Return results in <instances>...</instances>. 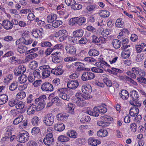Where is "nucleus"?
I'll list each match as a JSON object with an SVG mask.
<instances>
[{
	"instance_id": "obj_1",
	"label": "nucleus",
	"mask_w": 146,
	"mask_h": 146,
	"mask_svg": "<svg viewBox=\"0 0 146 146\" xmlns=\"http://www.w3.org/2000/svg\"><path fill=\"white\" fill-rule=\"evenodd\" d=\"M86 22V18L83 16L72 18L69 22V24L72 26H82L85 25Z\"/></svg>"
},
{
	"instance_id": "obj_2",
	"label": "nucleus",
	"mask_w": 146,
	"mask_h": 146,
	"mask_svg": "<svg viewBox=\"0 0 146 146\" xmlns=\"http://www.w3.org/2000/svg\"><path fill=\"white\" fill-rule=\"evenodd\" d=\"M130 96L132 99L129 101L130 104L133 106H136L138 107H140L141 106V103L136 99L139 97L138 92L134 90L131 91L130 92Z\"/></svg>"
},
{
	"instance_id": "obj_3",
	"label": "nucleus",
	"mask_w": 146,
	"mask_h": 146,
	"mask_svg": "<svg viewBox=\"0 0 146 146\" xmlns=\"http://www.w3.org/2000/svg\"><path fill=\"white\" fill-rule=\"evenodd\" d=\"M107 109L102 106H98L95 107L94 108V110L92 111L89 112L91 115L94 116L98 117L99 116L98 113H105L107 111Z\"/></svg>"
},
{
	"instance_id": "obj_4",
	"label": "nucleus",
	"mask_w": 146,
	"mask_h": 146,
	"mask_svg": "<svg viewBox=\"0 0 146 146\" xmlns=\"http://www.w3.org/2000/svg\"><path fill=\"white\" fill-rule=\"evenodd\" d=\"M46 100V96L45 95H42L35 100V104L38 106L42 110L45 107L46 104L45 101Z\"/></svg>"
},
{
	"instance_id": "obj_5",
	"label": "nucleus",
	"mask_w": 146,
	"mask_h": 146,
	"mask_svg": "<svg viewBox=\"0 0 146 146\" xmlns=\"http://www.w3.org/2000/svg\"><path fill=\"white\" fill-rule=\"evenodd\" d=\"M54 120V116L52 113H49L45 115L43 122L46 125L50 126L53 124Z\"/></svg>"
},
{
	"instance_id": "obj_6",
	"label": "nucleus",
	"mask_w": 146,
	"mask_h": 146,
	"mask_svg": "<svg viewBox=\"0 0 146 146\" xmlns=\"http://www.w3.org/2000/svg\"><path fill=\"white\" fill-rule=\"evenodd\" d=\"M29 133L26 131H23L17 137L18 141L21 143L26 142L29 140Z\"/></svg>"
},
{
	"instance_id": "obj_7",
	"label": "nucleus",
	"mask_w": 146,
	"mask_h": 146,
	"mask_svg": "<svg viewBox=\"0 0 146 146\" xmlns=\"http://www.w3.org/2000/svg\"><path fill=\"white\" fill-rule=\"evenodd\" d=\"M52 136V134L51 133L46 135L43 139L44 143L46 145L51 146L54 144V140Z\"/></svg>"
},
{
	"instance_id": "obj_8",
	"label": "nucleus",
	"mask_w": 146,
	"mask_h": 146,
	"mask_svg": "<svg viewBox=\"0 0 146 146\" xmlns=\"http://www.w3.org/2000/svg\"><path fill=\"white\" fill-rule=\"evenodd\" d=\"M67 89L62 88L58 90L57 93L59 97L64 100L68 101L70 99L69 96L66 94Z\"/></svg>"
},
{
	"instance_id": "obj_9",
	"label": "nucleus",
	"mask_w": 146,
	"mask_h": 146,
	"mask_svg": "<svg viewBox=\"0 0 146 146\" xmlns=\"http://www.w3.org/2000/svg\"><path fill=\"white\" fill-rule=\"evenodd\" d=\"M41 89L44 92H51L53 90L54 88L53 85L49 82H45L42 84L41 86Z\"/></svg>"
},
{
	"instance_id": "obj_10",
	"label": "nucleus",
	"mask_w": 146,
	"mask_h": 146,
	"mask_svg": "<svg viewBox=\"0 0 146 146\" xmlns=\"http://www.w3.org/2000/svg\"><path fill=\"white\" fill-rule=\"evenodd\" d=\"M130 46L129 45H128L127 46H122L121 47V49L123 50V51L122 52L121 55L124 59L128 58L130 56V49H127L128 47Z\"/></svg>"
},
{
	"instance_id": "obj_11",
	"label": "nucleus",
	"mask_w": 146,
	"mask_h": 146,
	"mask_svg": "<svg viewBox=\"0 0 146 146\" xmlns=\"http://www.w3.org/2000/svg\"><path fill=\"white\" fill-rule=\"evenodd\" d=\"M65 49L67 53L74 55L76 54V47L73 46L68 44L66 46Z\"/></svg>"
},
{
	"instance_id": "obj_12",
	"label": "nucleus",
	"mask_w": 146,
	"mask_h": 146,
	"mask_svg": "<svg viewBox=\"0 0 146 146\" xmlns=\"http://www.w3.org/2000/svg\"><path fill=\"white\" fill-rule=\"evenodd\" d=\"M79 86V83L77 80H69L67 84V87L70 89H75Z\"/></svg>"
},
{
	"instance_id": "obj_13",
	"label": "nucleus",
	"mask_w": 146,
	"mask_h": 146,
	"mask_svg": "<svg viewBox=\"0 0 146 146\" xmlns=\"http://www.w3.org/2000/svg\"><path fill=\"white\" fill-rule=\"evenodd\" d=\"M134 106L131 108L129 110V115L132 117L137 116L139 112V110L138 107L136 106Z\"/></svg>"
},
{
	"instance_id": "obj_14",
	"label": "nucleus",
	"mask_w": 146,
	"mask_h": 146,
	"mask_svg": "<svg viewBox=\"0 0 146 146\" xmlns=\"http://www.w3.org/2000/svg\"><path fill=\"white\" fill-rule=\"evenodd\" d=\"M58 33L59 36H60L59 39L60 40H63L66 39L68 36L67 32L65 30H60L58 32Z\"/></svg>"
},
{
	"instance_id": "obj_15",
	"label": "nucleus",
	"mask_w": 146,
	"mask_h": 146,
	"mask_svg": "<svg viewBox=\"0 0 146 146\" xmlns=\"http://www.w3.org/2000/svg\"><path fill=\"white\" fill-rule=\"evenodd\" d=\"M68 114L65 113H61L58 114L56 115L57 119L59 121L66 120L69 117Z\"/></svg>"
},
{
	"instance_id": "obj_16",
	"label": "nucleus",
	"mask_w": 146,
	"mask_h": 146,
	"mask_svg": "<svg viewBox=\"0 0 146 146\" xmlns=\"http://www.w3.org/2000/svg\"><path fill=\"white\" fill-rule=\"evenodd\" d=\"M3 24L4 28L6 30L11 29L13 27V24L8 20L3 21Z\"/></svg>"
},
{
	"instance_id": "obj_17",
	"label": "nucleus",
	"mask_w": 146,
	"mask_h": 146,
	"mask_svg": "<svg viewBox=\"0 0 146 146\" xmlns=\"http://www.w3.org/2000/svg\"><path fill=\"white\" fill-rule=\"evenodd\" d=\"M92 91V88L90 85H83L82 87V91L86 94L90 93Z\"/></svg>"
},
{
	"instance_id": "obj_18",
	"label": "nucleus",
	"mask_w": 146,
	"mask_h": 146,
	"mask_svg": "<svg viewBox=\"0 0 146 146\" xmlns=\"http://www.w3.org/2000/svg\"><path fill=\"white\" fill-rule=\"evenodd\" d=\"M88 143L89 144L92 146H96L100 143V141L94 138L90 137L88 139Z\"/></svg>"
},
{
	"instance_id": "obj_19",
	"label": "nucleus",
	"mask_w": 146,
	"mask_h": 146,
	"mask_svg": "<svg viewBox=\"0 0 146 146\" xmlns=\"http://www.w3.org/2000/svg\"><path fill=\"white\" fill-rule=\"evenodd\" d=\"M54 129L57 131H61L65 129L64 125L61 122L58 123L55 125Z\"/></svg>"
},
{
	"instance_id": "obj_20",
	"label": "nucleus",
	"mask_w": 146,
	"mask_h": 146,
	"mask_svg": "<svg viewBox=\"0 0 146 146\" xmlns=\"http://www.w3.org/2000/svg\"><path fill=\"white\" fill-rule=\"evenodd\" d=\"M24 107L25 105L23 102L21 101L19 102V101L15 106V107L17 109L21 110L20 112L21 113H23L25 111V110L24 109Z\"/></svg>"
},
{
	"instance_id": "obj_21",
	"label": "nucleus",
	"mask_w": 146,
	"mask_h": 146,
	"mask_svg": "<svg viewBox=\"0 0 146 146\" xmlns=\"http://www.w3.org/2000/svg\"><path fill=\"white\" fill-rule=\"evenodd\" d=\"M8 100V97L6 94H3L0 95V105L5 104Z\"/></svg>"
},
{
	"instance_id": "obj_22",
	"label": "nucleus",
	"mask_w": 146,
	"mask_h": 146,
	"mask_svg": "<svg viewBox=\"0 0 146 146\" xmlns=\"http://www.w3.org/2000/svg\"><path fill=\"white\" fill-rule=\"evenodd\" d=\"M104 77L103 80L104 83L108 87H111L112 86V83L108 78V76L104 74L103 76Z\"/></svg>"
},
{
	"instance_id": "obj_23",
	"label": "nucleus",
	"mask_w": 146,
	"mask_h": 146,
	"mask_svg": "<svg viewBox=\"0 0 146 146\" xmlns=\"http://www.w3.org/2000/svg\"><path fill=\"white\" fill-rule=\"evenodd\" d=\"M84 31L83 29H79L74 31L72 33L73 36H76L78 38H81L83 35Z\"/></svg>"
},
{
	"instance_id": "obj_24",
	"label": "nucleus",
	"mask_w": 146,
	"mask_h": 146,
	"mask_svg": "<svg viewBox=\"0 0 146 146\" xmlns=\"http://www.w3.org/2000/svg\"><path fill=\"white\" fill-rule=\"evenodd\" d=\"M119 94L121 98L123 100H127L129 97V94L126 90H122Z\"/></svg>"
},
{
	"instance_id": "obj_25",
	"label": "nucleus",
	"mask_w": 146,
	"mask_h": 146,
	"mask_svg": "<svg viewBox=\"0 0 146 146\" xmlns=\"http://www.w3.org/2000/svg\"><path fill=\"white\" fill-rule=\"evenodd\" d=\"M108 132L107 130L104 129H101L97 133V135L100 137H104L107 136Z\"/></svg>"
},
{
	"instance_id": "obj_26",
	"label": "nucleus",
	"mask_w": 146,
	"mask_h": 146,
	"mask_svg": "<svg viewBox=\"0 0 146 146\" xmlns=\"http://www.w3.org/2000/svg\"><path fill=\"white\" fill-rule=\"evenodd\" d=\"M121 41L117 39H115L113 40L112 44L113 47L115 49H118L121 46Z\"/></svg>"
},
{
	"instance_id": "obj_27",
	"label": "nucleus",
	"mask_w": 146,
	"mask_h": 146,
	"mask_svg": "<svg viewBox=\"0 0 146 146\" xmlns=\"http://www.w3.org/2000/svg\"><path fill=\"white\" fill-rule=\"evenodd\" d=\"M57 18L56 15L54 14H52L49 15L47 17V20L48 22L51 23L54 22L55 20Z\"/></svg>"
},
{
	"instance_id": "obj_28",
	"label": "nucleus",
	"mask_w": 146,
	"mask_h": 146,
	"mask_svg": "<svg viewBox=\"0 0 146 146\" xmlns=\"http://www.w3.org/2000/svg\"><path fill=\"white\" fill-rule=\"evenodd\" d=\"M122 19L119 18L117 19L115 23V25L118 28H123L124 26V22L122 21Z\"/></svg>"
},
{
	"instance_id": "obj_29",
	"label": "nucleus",
	"mask_w": 146,
	"mask_h": 146,
	"mask_svg": "<svg viewBox=\"0 0 146 146\" xmlns=\"http://www.w3.org/2000/svg\"><path fill=\"white\" fill-rule=\"evenodd\" d=\"M38 56L37 54L36 53L31 54L26 56L25 59V62H28L31 60H33Z\"/></svg>"
},
{
	"instance_id": "obj_30",
	"label": "nucleus",
	"mask_w": 146,
	"mask_h": 146,
	"mask_svg": "<svg viewBox=\"0 0 146 146\" xmlns=\"http://www.w3.org/2000/svg\"><path fill=\"white\" fill-rule=\"evenodd\" d=\"M67 135L72 138H76L77 137L78 135L76 131L74 130H70L67 133Z\"/></svg>"
},
{
	"instance_id": "obj_31",
	"label": "nucleus",
	"mask_w": 146,
	"mask_h": 146,
	"mask_svg": "<svg viewBox=\"0 0 146 146\" xmlns=\"http://www.w3.org/2000/svg\"><path fill=\"white\" fill-rule=\"evenodd\" d=\"M76 104L79 106L83 107L86 105L87 103L83 99L81 100V99L80 100H77L74 102Z\"/></svg>"
},
{
	"instance_id": "obj_32",
	"label": "nucleus",
	"mask_w": 146,
	"mask_h": 146,
	"mask_svg": "<svg viewBox=\"0 0 146 146\" xmlns=\"http://www.w3.org/2000/svg\"><path fill=\"white\" fill-rule=\"evenodd\" d=\"M83 65H80V66L79 67H78L77 68V70L78 71H84L85 72L84 73H92L90 72H88L90 71V69L89 68H85L83 66Z\"/></svg>"
},
{
	"instance_id": "obj_33",
	"label": "nucleus",
	"mask_w": 146,
	"mask_h": 146,
	"mask_svg": "<svg viewBox=\"0 0 146 146\" xmlns=\"http://www.w3.org/2000/svg\"><path fill=\"white\" fill-rule=\"evenodd\" d=\"M68 106L69 113L72 114H74V110L75 107V104L72 103H70L68 104Z\"/></svg>"
},
{
	"instance_id": "obj_34",
	"label": "nucleus",
	"mask_w": 146,
	"mask_h": 146,
	"mask_svg": "<svg viewBox=\"0 0 146 146\" xmlns=\"http://www.w3.org/2000/svg\"><path fill=\"white\" fill-rule=\"evenodd\" d=\"M102 120H103L104 121L109 122L113 120V118L110 116L105 115L100 117Z\"/></svg>"
},
{
	"instance_id": "obj_35",
	"label": "nucleus",
	"mask_w": 146,
	"mask_h": 146,
	"mask_svg": "<svg viewBox=\"0 0 146 146\" xmlns=\"http://www.w3.org/2000/svg\"><path fill=\"white\" fill-rule=\"evenodd\" d=\"M21 42L26 45L30 44L33 42V40L31 39H29L28 40H26L24 37H23L20 39Z\"/></svg>"
},
{
	"instance_id": "obj_36",
	"label": "nucleus",
	"mask_w": 146,
	"mask_h": 146,
	"mask_svg": "<svg viewBox=\"0 0 146 146\" xmlns=\"http://www.w3.org/2000/svg\"><path fill=\"white\" fill-rule=\"evenodd\" d=\"M28 77L26 76V75L22 74V75L18 79H19V81L21 84L24 83L27 81Z\"/></svg>"
},
{
	"instance_id": "obj_37",
	"label": "nucleus",
	"mask_w": 146,
	"mask_h": 146,
	"mask_svg": "<svg viewBox=\"0 0 146 146\" xmlns=\"http://www.w3.org/2000/svg\"><path fill=\"white\" fill-rule=\"evenodd\" d=\"M88 54L90 56H98L99 54V52L95 49H91L89 50Z\"/></svg>"
},
{
	"instance_id": "obj_38",
	"label": "nucleus",
	"mask_w": 146,
	"mask_h": 146,
	"mask_svg": "<svg viewBox=\"0 0 146 146\" xmlns=\"http://www.w3.org/2000/svg\"><path fill=\"white\" fill-rule=\"evenodd\" d=\"M145 57L144 54L143 53H141L137 55L136 57V61L137 62L142 61Z\"/></svg>"
},
{
	"instance_id": "obj_39",
	"label": "nucleus",
	"mask_w": 146,
	"mask_h": 146,
	"mask_svg": "<svg viewBox=\"0 0 146 146\" xmlns=\"http://www.w3.org/2000/svg\"><path fill=\"white\" fill-rule=\"evenodd\" d=\"M58 141L61 142H65L68 141L69 140V137L65 135H61L58 138Z\"/></svg>"
},
{
	"instance_id": "obj_40",
	"label": "nucleus",
	"mask_w": 146,
	"mask_h": 146,
	"mask_svg": "<svg viewBox=\"0 0 146 146\" xmlns=\"http://www.w3.org/2000/svg\"><path fill=\"white\" fill-rule=\"evenodd\" d=\"M26 70V67L24 66H19L16 70L17 72L14 70V73H24Z\"/></svg>"
},
{
	"instance_id": "obj_41",
	"label": "nucleus",
	"mask_w": 146,
	"mask_h": 146,
	"mask_svg": "<svg viewBox=\"0 0 146 146\" xmlns=\"http://www.w3.org/2000/svg\"><path fill=\"white\" fill-rule=\"evenodd\" d=\"M31 122L33 125H37L39 123V119L37 117L35 116L32 119Z\"/></svg>"
},
{
	"instance_id": "obj_42",
	"label": "nucleus",
	"mask_w": 146,
	"mask_h": 146,
	"mask_svg": "<svg viewBox=\"0 0 146 146\" xmlns=\"http://www.w3.org/2000/svg\"><path fill=\"white\" fill-rule=\"evenodd\" d=\"M88 40L86 37H81L80 39L78 41V44L81 45H85L88 42Z\"/></svg>"
},
{
	"instance_id": "obj_43",
	"label": "nucleus",
	"mask_w": 146,
	"mask_h": 146,
	"mask_svg": "<svg viewBox=\"0 0 146 146\" xmlns=\"http://www.w3.org/2000/svg\"><path fill=\"white\" fill-rule=\"evenodd\" d=\"M77 37L76 36H70L68 38V39L71 43L75 44L77 43L78 40Z\"/></svg>"
},
{
	"instance_id": "obj_44",
	"label": "nucleus",
	"mask_w": 146,
	"mask_h": 146,
	"mask_svg": "<svg viewBox=\"0 0 146 146\" xmlns=\"http://www.w3.org/2000/svg\"><path fill=\"white\" fill-rule=\"evenodd\" d=\"M18 100L17 99H11L9 101V104L11 107L16 106L18 102Z\"/></svg>"
},
{
	"instance_id": "obj_45",
	"label": "nucleus",
	"mask_w": 146,
	"mask_h": 146,
	"mask_svg": "<svg viewBox=\"0 0 146 146\" xmlns=\"http://www.w3.org/2000/svg\"><path fill=\"white\" fill-rule=\"evenodd\" d=\"M30 74L28 77L27 79H28L29 82L30 83L33 82L35 80V76L36 74L40 75V74Z\"/></svg>"
},
{
	"instance_id": "obj_46",
	"label": "nucleus",
	"mask_w": 146,
	"mask_h": 146,
	"mask_svg": "<svg viewBox=\"0 0 146 146\" xmlns=\"http://www.w3.org/2000/svg\"><path fill=\"white\" fill-rule=\"evenodd\" d=\"M63 58L60 56H57L56 58H52V61L55 63H58L62 61Z\"/></svg>"
},
{
	"instance_id": "obj_47",
	"label": "nucleus",
	"mask_w": 146,
	"mask_h": 146,
	"mask_svg": "<svg viewBox=\"0 0 146 146\" xmlns=\"http://www.w3.org/2000/svg\"><path fill=\"white\" fill-rule=\"evenodd\" d=\"M96 8L97 7L96 5L90 4L87 6L86 9L88 11L90 12L94 11Z\"/></svg>"
},
{
	"instance_id": "obj_48",
	"label": "nucleus",
	"mask_w": 146,
	"mask_h": 146,
	"mask_svg": "<svg viewBox=\"0 0 146 146\" xmlns=\"http://www.w3.org/2000/svg\"><path fill=\"white\" fill-rule=\"evenodd\" d=\"M41 46L42 47H51L53 46V44L49 42L45 41L42 42L41 44Z\"/></svg>"
},
{
	"instance_id": "obj_49",
	"label": "nucleus",
	"mask_w": 146,
	"mask_h": 146,
	"mask_svg": "<svg viewBox=\"0 0 146 146\" xmlns=\"http://www.w3.org/2000/svg\"><path fill=\"white\" fill-rule=\"evenodd\" d=\"M26 95L25 92L22 91L18 93L17 95V97L21 100L23 99L26 97Z\"/></svg>"
},
{
	"instance_id": "obj_50",
	"label": "nucleus",
	"mask_w": 146,
	"mask_h": 146,
	"mask_svg": "<svg viewBox=\"0 0 146 146\" xmlns=\"http://www.w3.org/2000/svg\"><path fill=\"white\" fill-rule=\"evenodd\" d=\"M62 22L60 20H56L52 23V26L55 28H57L60 25L62 24Z\"/></svg>"
},
{
	"instance_id": "obj_51",
	"label": "nucleus",
	"mask_w": 146,
	"mask_h": 146,
	"mask_svg": "<svg viewBox=\"0 0 146 146\" xmlns=\"http://www.w3.org/2000/svg\"><path fill=\"white\" fill-rule=\"evenodd\" d=\"M31 106H29L30 109H33L35 111L36 110L37 111H39L42 110L38 106L35 104H31Z\"/></svg>"
},
{
	"instance_id": "obj_52",
	"label": "nucleus",
	"mask_w": 146,
	"mask_h": 146,
	"mask_svg": "<svg viewBox=\"0 0 146 146\" xmlns=\"http://www.w3.org/2000/svg\"><path fill=\"white\" fill-rule=\"evenodd\" d=\"M101 13V17L103 18L107 17L110 15V12L106 10H102Z\"/></svg>"
},
{
	"instance_id": "obj_53",
	"label": "nucleus",
	"mask_w": 146,
	"mask_h": 146,
	"mask_svg": "<svg viewBox=\"0 0 146 146\" xmlns=\"http://www.w3.org/2000/svg\"><path fill=\"white\" fill-rule=\"evenodd\" d=\"M72 6L73 9L74 10H80L82 7V5L77 3L76 2Z\"/></svg>"
},
{
	"instance_id": "obj_54",
	"label": "nucleus",
	"mask_w": 146,
	"mask_h": 146,
	"mask_svg": "<svg viewBox=\"0 0 146 146\" xmlns=\"http://www.w3.org/2000/svg\"><path fill=\"white\" fill-rule=\"evenodd\" d=\"M40 131V129L38 127H34L32 130L31 133L33 135H36L38 134Z\"/></svg>"
},
{
	"instance_id": "obj_55",
	"label": "nucleus",
	"mask_w": 146,
	"mask_h": 146,
	"mask_svg": "<svg viewBox=\"0 0 146 146\" xmlns=\"http://www.w3.org/2000/svg\"><path fill=\"white\" fill-rule=\"evenodd\" d=\"M91 70L93 72L97 73H101L103 72V70H102L99 68L95 67L92 68Z\"/></svg>"
},
{
	"instance_id": "obj_56",
	"label": "nucleus",
	"mask_w": 146,
	"mask_h": 146,
	"mask_svg": "<svg viewBox=\"0 0 146 146\" xmlns=\"http://www.w3.org/2000/svg\"><path fill=\"white\" fill-rule=\"evenodd\" d=\"M21 116H19L16 118L13 121V123L15 125H17L20 123L22 121Z\"/></svg>"
},
{
	"instance_id": "obj_57",
	"label": "nucleus",
	"mask_w": 146,
	"mask_h": 146,
	"mask_svg": "<svg viewBox=\"0 0 146 146\" xmlns=\"http://www.w3.org/2000/svg\"><path fill=\"white\" fill-rule=\"evenodd\" d=\"M65 2L68 6H72L75 3L74 0H65Z\"/></svg>"
},
{
	"instance_id": "obj_58",
	"label": "nucleus",
	"mask_w": 146,
	"mask_h": 146,
	"mask_svg": "<svg viewBox=\"0 0 146 146\" xmlns=\"http://www.w3.org/2000/svg\"><path fill=\"white\" fill-rule=\"evenodd\" d=\"M92 40L93 42L96 43H98L100 42V37L98 38L94 35L92 36Z\"/></svg>"
},
{
	"instance_id": "obj_59",
	"label": "nucleus",
	"mask_w": 146,
	"mask_h": 146,
	"mask_svg": "<svg viewBox=\"0 0 146 146\" xmlns=\"http://www.w3.org/2000/svg\"><path fill=\"white\" fill-rule=\"evenodd\" d=\"M89 74H83L82 76H81V78L82 80L84 81H86V80H88V78Z\"/></svg>"
},
{
	"instance_id": "obj_60",
	"label": "nucleus",
	"mask_w": 146,
	"mask_h": 146,
	"mask_svg": "<svg viewBox=\"0 0 146 146\" xmlns=\"http://www.w3.org/2000/svg\"><path fill=\"white\" fill-rule=\"evenodd\" d=\"M35 17L34 14L33 13H31L29 14L28 15L27 19L30 21H32L34 20Z\"/></svg>"
},
{
	"instance_id": "obj_61",
	"label": "nucleus",
	"mask_w": 146,
	"mask_h": 146,
	"mask_svg": "<svg viewBox=\"0 0 146 146\" xmlns=\"http://www.w3.org/2000/svg\"><path fill=\"white\" fill-rule=\"evenodd\" d=\"M10 113L13 117H16L19 113V111L16 109L13 110L11 111Z\"/></svg>"
},
{
	"instance_id": "obj_62",
	"label": "nucleus",
	"mask_w": 146,
	"mask_h": 146,
	"mask_svg": "<svg viewBox=\"0 0 146 146\" xmlns=\"http://www.w3.org/2000/svg\"><path fill=\"white\" fill-rule=\"evenodd\" d=\"M84 60L86 61L89 63H92L96 61V60L93 58L88 57L85 58Z\"/></svg>"
},
{
	"instance_id": "obj_63",
	"label": "nucleus",
	"mask_w": 146,
	"mask_h": 146,
	"mask_svg": "<svg viewBox=\"0 0 146 146\" xmlns=\"http://www.w3.org/2000/svg\"><path fill=\"white\" fill-rule=\"evenodd\" d=\"M130 128L131 130L134 132H135L136 131L137 125L135 123H131L130 125Z\"/></svg>"
},
{
	"instance_id": "obj_64",
	"label": "nucleus",
	"mask_w": 146,
	"mask_h": 146,
	"mask_svg": "<svg viewBox=\"0 0 146 146\" xmlns=\"http://www.w3.org/2000/svg\"><path fill=\"white\" fill-rule=\"evenodd\" d=\"M137 79L138 82L140 83H143L144 84H146V78L142 77H138Z\"/></svg>"
}]
</instances>
